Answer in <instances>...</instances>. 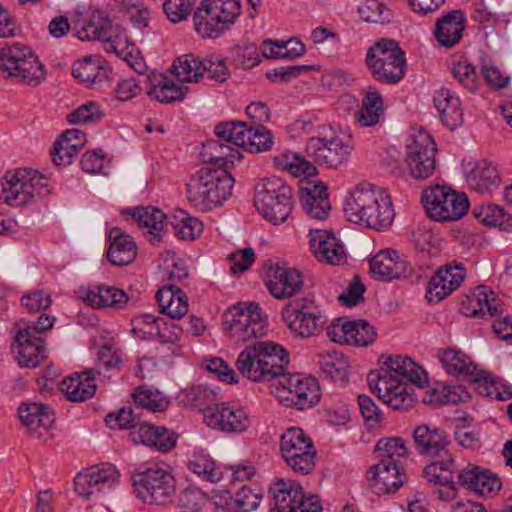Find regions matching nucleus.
I'll list each match as a JSON object with an SVG mask.
<instances>
[{"mask_svg": "<svg viewBox=\"0 0 512 512\" xmlns=\"http://www.w3.org/2000/svg\"><path fill=\"white\" fill-rule=\"evenodd\" d=\"M383 366L371 371L367 380L370 389L394 410H407L414 402L408 384L423 387L427 383L425 370L409 357L381 356Z\"/></svg>", "mask_w": 512, "mask_h": 512, "instance_id": "1", "label": "nucleus"}, {"mask_svg": "<svg viewBox=\"0 0 512 512\" xmlns=\"http://www.w3.org/2000/svg\"><path fill=\"white\" fill-rule=\"evenodd\" d=\"M415 449L420 455L435 458L423 470L428 483L439 485L445 489L438 490V497L450 501L457 495L453 474L456 471L455 460L449 452L451 444L447 434L434 425L421 424L413 430Z\"/></svg>", "mask_w": 512, "mask_h": 512, "instance_id": "2", "label": "nucleus"}, {"mask_svg": "<svg viewBox=\"0 0 512 512\" xmlns=\"http://www.w3.org/2000/svg\"><path fill=\"white\" fill-rule=\"evenodd\" d=\"M344 212L350 222L375 230L389 227L394 217L389 196L371 184H359L349 193Z\"/></svg>", "mask_w": 512, "mask_h": 512, "instance_id": "3", "label": "nucleus"}, {"mask_svg": "<svg viewBox=\"0 0 512 512\" xmlns=\"http://www.w3.org/2000/svg\"><path fill=\"white\" fill-rule=\"evenodd\" d=\"M234 178L226 169L201 167L186 183L187 199L201 212L221 206L231 195Z\"/></svg>", "mask_w": 512, "mask_h": 512, "instance_id": "4", "label": "nucleus"}, {"mask_svg": "<svg viewBox=\"0 0 512 512\" xmlns=\"http://www.w3.org/2000/svg\"><path fill=\"white\" fill-rule=\"evenodd\" d=\"M365 65L375 81L394 85L405 76V52L397 41L383 38L367 49Z\"/></svg>", "mask_w": 512, "mask_h": 512, "instance_id": "5", "label": "nucleus"}, {"mask_svg": "<svg viewBox=\"0 0 512 512\" xmlns=\"http://www.w3.org/2000/svg\"><path fill=\"white\" fill-rule=\"evenodd\" d=\"M240 0H202L193 14L196 33L215 39L226 33L241 14Z\"/></svg>", "mask_w": 512, "mask_h": 512, "instance_id": "6", "label": "nucleus"}, {"mask_svg": "<svg viewBox=\"0 0 512 512\" xmlns=\"http://www.w3.org/2000/svg\"><path fill=\"white\" fill-rule=\"evenodd\" d=\"M254 205L267 221L283 223L294 206L292 189L279 177L265 178L255 186Z\"/></svg>", "mask_w": 512, "mask_h": 512, "instance_id": "7", "label": "nucleus"}, {"mask_svg": "<svg viewBox=\"0 0 512 512\" xmlns=\"http://www.w3.org/2000/svg\"><path fill=\"white\" fill-rule=\"evenodd\" d=\"M48 194L50 189L44 175L31 168L7 171L0 182V201L10 206H24L34 197Z\"/></svg>", "mask_w": 512, "mask_h": 512, "instance_id": "8", "label": "nucleus"}, {"mask_svg": "<svg viewBox=\"0 0 512 512\" xmlns=\"http://www.w3.org/2000/svg\"><path fill=\"white\" fill-rule=\"evenodd\" d=\"M266 315L256 302L238 303L230 307L223 315L226 335L234 343H245L264 335Z\"/></svg>", "mask_w": 512, "mask_h": 512, "instance_id": "9", "label": "nucleus"}, {"mask_svg": "<svg viewBox=\"0 0 512 512\" xmlns=\"http://www.w3.org/2000/svg\"><path fill=\"white\" fill-rule=\"evenodd\" d=\"M137 498L145 503L164 505L175 492V479L158 464L141 465L132 473Z\"/></svg>", "mask_w": 512, "mask_h": 512, "instance_id": "10", "label": "nucleus"}, {"mask_svg": "<svg viewBox=\"0 0 512 512\" xmlns=\"http://www.w3.org/2000/svg\"><path fill=\"white\" fill-rule=\"evenodd\" d=\"M6 72L8 78H17L21 82L36 87L46 77L44 66L32 50L15 43L0 49V72Z\"/></svg>", "mask_w": 512, "mask_h": 512, "instance_id": "11", "label": "nucleus"}, {"mask_svg": "<svg viewBox=\"0 0 512 512\" xmlns=\"http://www.w3.org/2000/svg\"><path fill=\"white\" fill-rule=\"evenodd\" d=\"M421 202L429 218L438 222L459 220L469 209V201L464 193L443 185L425 188Z\"/></svg>", "mask_w": 512, "mask_h": 512, "instance_id": "12", "label": "nucleus"}, {"mask_svg": "<svg viewBox=\"0 0 512 512\" xmlns=\"http://www.w3.org/2000/svg\"><path fill=\"white\" fill-rule=\"evenodd\" d=\"M280 452L285 463L295 473L308 475L315 468L316 448L299 427H290L281 435Z\"/></svg>", "mask_w": 512, "mask_h": 512, "instance_id": "13", "label": "nucleus"}, {"mask_svg": "<svg viewBox=\"0 0 512 512\" xmlns=\"http://www.w3.org/2000/svg\"><path fill=\"white\" fill-rule=\"evenodd\" d=\"M352 147L331 128H323L317 136L310 137L306 144V153L319 165L338 169L344 165L351 154Z\"/></svg>", "mask_w": 512, "mask_h": 512, "instance_id": "14", "label": "nucleus"}, {"mask_svg": "<svg viewBox=\"0 0 512 512\" xmlns=\"http://www.w3.org/2000/svg\"><path fill=\"white\" fill-rule=\"evenodd\" d=\"M215 134L220 141L245 148L250 153L267 151L273 145V136L264 126H247L242 121L219 123L215 126Z\"/></svg>", "mask_w": 512, "mask_h": 512, "instance_id": "15", "label": "nucleus"}, {"mask_svg": "<svg viewBox=\"0 0 512 512\" xmlns=\"http://www.w3.org/2000/svg\"><path fill=\"white\" fill-rule=\"evenodd\" d=\"M278 397L282 404L305 410L315 406L320 401V386L312 376L303 374L285 375L279 381Z\"/></svg>", "mask_w": 512, "mask_h": 512, "instance_id": "16", "label": "nucleus"}, {"mask_svg": "<svg viewBox=\"0 0 512 512\" xmlns=\"http://www.w3.org/2000/svg\"><path fill=\"white\" fill-rule=\"evenodd\" d=\"M206 424L227 434L245 433L251 424L249 411L238 405L222 402L203 410Z\"/></svg>", "mask_w": 512, "mask_h": 512, "instance_id": "17", "label": "nucleus"}, {"mask_svg": "<svg viewBox=\"0 0 512 512\" xmlns=\"http://www.w3.org/2000/svg\"><path fill=\"white\" fill-rule=\"evenodd\" d=\"M436 143L433 137L420 131L407 146L405 162L410 175L415 179H426L435 170Z\"/></svg>", "mask_w": 512, "mask_h": 512, "instance_id": "18", "label": "nucleus"}, {"mask_svg": "<svg viewBox=\"0 0 512 512\" xmlns=\"http://www.w3.org/2000/svg\"><path fill=\"white\" fill-rule=\"evenodd\" d=\"M120 477L117 468L104 463L94 465L77 473L74 479L75 491L85 499L114 487Z\"/></svg>", "mask_w": 512, "mask_h": 512, "instance_id": "19", "label": "nucleus"}, {"mask_svg": "<svg viewBox=\"0 0 512 512\" xmlns=\"http://www.w3.org/2000/svg\"><path fill=\"white\" fill-rule=\"evenodd\" d=\"M370 489L377 495L395 493L406 481L407 476L400 470L398 461L380 459L366 472Z\"/></svg>", "mask_w": 512, "mask_h": 512, "instance_id": "20", "label": "nucleus"}, {"mask_svg": "<svg viewBox=\"0 0 512 512\" xmlns=\"http://www.w3.org/2000/svg\"><path fill=\"white\" fill-rule=\"evenodd\" d=\"M265 285L274 298L287 299L302 289L303 279L296 269L276 264L267 270Z\"/></svg>", "mask_w": 512, "mask_h": 512, "instance_id": "21", "label": "nucleus"}, {"mask_svg": "<svg viewBox=\"0 0 512 512\" xmlns=\"http://www.w3.org/2000/svg\"><path fill=\"white\" fill-rule=\"evenodd\" d=\"M465 279V268L462 264H446L440 267L430 278L426 298L428 302H440L456 290Z\"/></svg>", "mask_w": 512, "mask_h": 512, "instance_id": "22", "label": "nucleus"}, {"mask_svg": "<svg viewBox=\"0 0 512 512\" xmlns=\"http://www.w3.org/2000/svg\"><path fill=\"white\" fill-rule=\"evenodd\" d=\"M463 169L468 186L481 194L491 193L501 183L496 165L487 159L464 163Z\"/></svg>", "mask_w": 512, "mask_h": 512, "instance_id": "23", "label": "nucleus"}, {"mask_svg": "<svg viewBox=\"0 0 512 512\" xmlns=\"http://www.w3.org/2000/svg\"><path fill=\"white\" fill-rule=\"evenodd\" d=\"M282 320L286 323L289 331L297 338H309L320 334L327 318L322 310L310 312L293 313L289 308H282Z\"/></svg>", "mask_w": 512, "mask_h": 512, "instance_id": "24", "label": "nucleus"}, {"mask_svg": "<svg viewBox=\"0 0 512 512\" xmlns=\"http://www.w3.org/2000/svg\"><path fill=\"white\" fill-rule=\"evenodd\" d=\"M458 483L484 497L500 491L502 481L497 474L477 465H468L458 473Z\"/></svg>", "mask_w": 512, "mask_h": 512, "instance_id": "25", "label": "nucleus"}, {"mask_svg": "<svg viewBox=\"0 0 512 512\" xmlns=\"http://www.w3.org/2000/svg\"><path fill=\"white\" fill-rule=\"evenodd\" d=\"M260 366H263L265 372V382L285 376L286 367L289 364V353L278 343L270 341H261L254 343Z\"/></svg>", "mask_w": 512, "mask_h": 512, "instance_id": "26", "label": "nucleus"}, {"mask_svg": "<svg viewBox=\"0 0 512 512\" xmlns=\"http://www.w3.org/2000/svg\"><path fill=\"white\" fill-rule=\"evenodd\" d=\"M300 204L313 219L325 220L331 210L327 187L322 182L302 181L299 188Z\"/></svg>", "mask_w": 512, "mask_h": 512, "instance_id": "27", "label": "nucleus"}, {"mask_svg": "<svg viewBox=\"0 0 512 512\" xmlns=\"http://www.w3.org/2000/svg\"><path fill=\"white\" fill-rule=\"evenodd\" d=\"M12 353L21 367L35 368L46 357V348L42 338L30 335L29 330H19L12 344Z\"/></svg>", "mask_w": 512, "mask_h": 512, "instance_id": "28", "label": "nucleus"}, {"mask_svg": "<svg viewBox=\"0 0 512 512\" xmlns=\"http://www.w3.org/2000/svg\"><path fill=\"white\" fill-rule=\"evenodd\" d=\"M410 271L408 262L400 259L396 251H381L370 259V272L378 281L407 277Z\"/></svg>", "mask_w": 512, "mask_h": 512, "instance_id": "29", "label": "nucleus"}, {"mask_svg": "<svg viewBox=\"0 0 512 512\" xmlns=\"http://www.w3.org/2000/svg\"><path fill=\"white\" fill-rule=\"evenodd\" d=\"M310 250L320 262L341 265L346 260L343 245L332 234L322 230L310 233Z\"/></svg>", "mask_w": 512, "mask_h": 512, "instance_id": "30", "label": "nucleus"}, {"mask_svg": "<svg viewBox=\"0 0 512 512\" xmlns=\"http://www.w3.org/2000/svg\"><path fill=\"white\" fill-rule=\"evenodd\" d=\"M126 213L133 217L140 228L146 230V233L150 235V242L152 244L155 245L162 241L167 225H169V217L159 208L151 206L138 207L127 209Z\"/></svg>", "mask_w": 512, "mask_h": 512, "instance_id": "31", "label": "nucleus"}, {"mask_svg": "<svg viewBox=\"0 0 512 512\" xmlns=\"http://www.w3.org/2000/svg\"><path fill=\"white\" fill-rule=\"evenodd\" d=\"M18 417L22 426L30 434L40 429L48 430L55 420L51 407L38 402L21 404L18 408Z\"/></svg>", "mask_w": 512, "mask_h": 512, "instance_id": "32", "label": "nucleus"}, {"mask_svg": "<svg viewBox=\"0 0 512 512\" xmlns=\"http://www.w3.org/2000/svg\"><path fill=\"white\" fill-rule=\"evenodd\" d=\"M109 249L107 258L112 265L125 266L132 263L137 255V247L133 238L115 227L109 232Z\"/></svg>", "mask_w": 512, "mask_h": 512, "instance_id": "33", "label": "nucleus"}, {"mask_svg": "<svg viewBox=\"0 0 512 512\" xmlns=\"http://www.w3.org/2000/svg\"><path fill=\"white\" fill-rule=\"evenodd\" d=\"M433 101L440 120L446 127L454 130L462 125L463 110L460 99L454 92L442 88L435 93Z\"/></svg>", "mask_w": 512, "mask_h": 512, "instance_id": "34", "label": "nucleus"}, {"mask_svg": "<svg viewBox=\"0 0 512 512\" xmlns=\"http://www.w3.org/2000/svg\"><path fill=\"white\" fill-rule=\"evenodd\" d=\"M75 36L81 41H102L106 52H114L119 57L123 54L112 41L111 22L107 16H94Z\"/></svg>", "mask_w": 512, "mask_h": 512, "instance_id": "35", "label": "nucleus"}, {"mask_svg": "<svg viewBox=\"0 0 512 512\" xmlns=\"http://www.w3.org/2000/svg\"><path fill=\"white\" fill-rule=\"evenodd\" d=\"M231 143H222L218 140H209L203 144L200 151V158L204 163L213 164L215 168L226 169L229 164L241 159L242 155L238 148Z\"/></svg>", "mask_w": 512, "mask_h": 512, "instance_id": "36", "label": "nucleus"}, {"mask_svg": "<svg viewBox=\"0 0 512 512\" xmlns=\"http://www.w3.org/2000/svg\"><path fill=\"white\" fill-rule=\"evenodd\" d=\"M86 142L85 133L79 129H69L62 133L54 144L52 161L57 166H67Z\"/></svg>", "mask_w": 512, "mask_h": 512, "instance_id": "37", "label": "nucleus"}, {"mask_svg": "<svg viewBox=\"0 0 512 512\" xmlns=\"http://www.w3.org/2000/svg\"><path fill=\"white\" fill-rule=\"evenodd\" d=\"M463 30V12L452 10L438 20L434 34L441 46L451 48L460 41Z\"/></svg>", "mask_w": 512, "mask_h": 512, "instance_id": "38", "label": "nucleus"}, {"mask_svg": "<svg viewBox=\"0 0 512 512\" xmlns=\"http://www.w3.org/2000/svg\"><path fill=\"white\" fill-rule=\"evenodd\" d=\"M94 378L95 373L92 369L67 377L61 382V391L69 401H85L93 397L96 392V385L92 382Z\"/></svg>", "mask_w": 512, "mask_h": 512, "instance_id": "39", "label": "nucleus"}, {"mask_svg": "<svg viewBox=\"0 0 512 512\" xmlns=\"http://www.w3.org/2000/svg\"><path fill=\"white\" fill-rule=\"evenodd\" d=\"M83 301L93 308H122L128 301L126 293L113 286H96L89 289Z\"/></svg>", "mask_w": 512, "mask_h": 512, "instance_id": "40", "label": "nucleus"}, {"mask_svg": "<svg viewBox=\"0 0 512 512\" xmlns=\"http://www.w3.org/2000/svg\"><path fill=\"white\" fill-rule=\"evenodd\" d=\"M439 359L445 371L450 375L467 377L471 381L479 371L462 351L447 348L439 355Z\"/></svg>", "mask_w": 512, "mask_h": 512, "instance_id": "41", "label": "nucleus"}, {"mask_svg": "<svg viewBox=\"0 0 512 512\" xmlns=\"http://www.w3.org/2000/svg\"><path fill=\"white\" fill-rule=\"evenodd\" d=\"M318 357L320 369L326 378L342 385L347 383L349 362L344 354L332 351Z\"/></svg>", "mask_w": 512, "mask_h": 512, "instance_id": "42", "label": "nucleus"}, {"mask_svg": "<svg viewBox=\"0 0 512 512\" xmlns=\"http://www.w3.org/2000/svg\"><path fill=\"white\" fill-rule=\"evenodd\" d=\"M479 394L499 401L512 398V390L509 386L499 382L487 371L479 370L471 380Z\"/></svg>", "mask_w": 512, "mask_h": 512, "instance_id": "43", "label": "nucleus"}, {"mask_svg": "<svg viewBox=\"0 0 512 512\" xmlns=\"http://www.w3.org/2000/svg\"><path fill=\"white\" fill-rule=\"evenodd\" d=\"M300 486H294L291 481L278 480L270 488L273 494L275 512H293L297 498L300 497Z\"/></svg>", "mask_w": 512, "mask_h": 512, "instance_id": "44", "label": "nucleus"}, {"mask_svg": "<svg viewBox=\"0 0 512 512\" xmlns=\"http://www.w3.org/2000/svg\"><path fill=\"white\" fill-rule=\"evenodd\" d=\"M259 361L257 349L254 344L247 346L240 352L235 362L238 372L253 382H265L263 366Z\"/></svg>", "mask_w": 512, "mask_h": 512, "instance_id": "45", "label": "nucleus"}, {"mask_svg": "<svg viewBox=\"0 0 512 512\" xmlns=\"http://www.w3.org/2000/svg\"><path fill=\"white\" fill-rule=\"evenodd\" d=\"M145 83L150 84L147 91L148 95L161 103L182 101L188 91L186 86L175 84L164 76H160V80L157 83L149 82L146 78Z\"/></svg>", "mask_w": 512, "mask_h": 512, "instance_id": "46", "label": "nucleus"}, {"mask_svg": "<svg viewBox=\"0 0 512 512\" xmlns=\"http://www.w3.org/2000/svg\"><path fill=\"white\" fill-rule=\"evenodd\" d=\"M174 233L182 240H194L203 231V223L184 210H178L169 217Z\"/></svg>", "mask_w": 512, "mask_h": 512, "instance_id": "47", "label": "nucleus"}, {"mask_svg": "<svg viewBox=\"0 0 512 512\" xmlns=\"http://www.w3.org/2000/svg\"><path fill=\"white\" fill-rule=\"evenodd\" d=\"M171 71L180 82H199L202 78L201 59L193 54L181 55L174 60Z\"/></svg>", "mask_w": 512, "mask_h": 512, "instance_id": "48", "label": "nucleus"}, {"mask_svg": "<svg viewBox=\"0 0 512 512\" xmlns=\"http://www.w3.org/2000/svg\"><path fill=\"white\" fill-rule=\"evenodd\" d=\"M135 407H139V413L142 409L151 412H163L170 405L169 399L158 390L137 387L132 394Z\"/></svg>", "mask_w": 512, "mask_h": 512, "instance_id": "49", "label": "nucleus"}, {"mask_svg": "<svg viewBox=\"0 0 512 512\" xmlns=\"http://www.w3.org/2000/svg\"><path fill=\"white\" fill-rule=\"evenodd\" d=\"M188 468L203 481L216 483L222 478L221 472L215 468L214 460L203 451L193 453L192 458L188 461Z\"/></svg>", "mask_w": 512, "mask_h": 512, "instance_id": "50", "label": "nucleus"}, {"mask_svg": "<svg viewBox=\"0 0 512 512\" xmlns=\"http://www.w3.org/2000/svg\"><path fill=\"white\" fill-rule=\"evenodd\" d=\"M170 289H160L156 292L155 298L160 307V312L168 315L171 319H180L188 312L187 296L179 291L178 295H171L166 302L163 301L164 294H169Z\"/></svg>", "mask_w": 512, "mask_h": 512, "instance_id": "51", "label": "nucleus"}, {"mask_svg": "<svg viewBox=\"0 0 512 512\" xmlns=\"http://www.w3.org/2000/svg\"><path fill=\"white\" fill-rule=\"evenodd\" d=\"M348 344L355 346H369L376 338L375 328L366 320H352L347 322Z\"/></svg>", "mask_w": 512, "mask_h": 512, "instance_id": "52", "label": "nucleus"}, {"mask_svg": "<svg viewBox=\"0 0 512 512\" xmlns=\"http://www.w3.org/2000/svg\"><path fill=\"white\" fill-rule=\"evenodd\" d=\"M72 75L89 87L100 83L104 77V72L100 70L99 65L91 56H86L81 61H76L72 66Z\"/></svg>", "mask_w": 512, "mask_h": 512, "instance_id": "53", "label": "nucleus"}, {"mask_svg": "<svg viewBox=\"0 0 512 512\" xmlns=\"http://www.w3.org/2000/svg\"><path fill=\"white\" fill-rule=\"evenodd\" d=\"M201 70L202 77L206 73L209 79L219 83H224L230 77L225 59L217 55H209L201 59Z\"/></svg>", "mask_w": 512, "mask_h": 512, "instance_id": "54", "label": "nucleus"}, {"mask_svg": "<svg viewBox=\"0 0 512 512\" xmlns=\"http://www.w3.org/2000/svg\"><path fill=\"white\" fill-rule=\"evenodd\" d=\"M358 12L365 22L385 24L390 21V11L378 0H366L359 7Z\"/></svg>", "mask_w": 512, "mask_h": 512, "instance_id": "55", "label": "nucleus"}, {"mask_svg": "<svg viewBox=\"0 0 512 512\" xmlns=\"http://www.w3.org/2000/svg\"><path fill=\"white\" fill-rule=\"evenodd\" d=\"M139 416V407H124L117 413L108 414L105 422L111 428L135 429L139 424Z\"/></svg>", "mask_w": 512, "mask_h": 512, "instance_id": "56", "label": "nucleus"}, {"mask_svg": "<svg viewBox=\"0 0 512 512\" xmlns=\"http://www.w3.org/2000/svg\"><path fill=\"white\" fill-rule=\"evenodd\" d=\"M207 495L197 488H186L178 499V507L183 512H198L207 503Z\"/></svg>", "mask_w": 512, "mask_h": 512, "instance_id": "57", "label": "nucleus"}, {"mask_svg": "<svg viewBox=\"0 0 512 512\" xmlns=\"http://www.w3.org/2000/svg\"><path fill=\"white\" fill-rule=\"evenodd\" d=\"M162 318L156 317L151 314H141L135 316L132 319V333L141 340H147L150 335L153 334L152 329H155V333H158V327H160Z\"/></svg>", "mask_w": 512, "mask_h": 512, "instance_id": "58", "label": "nucleus"}, {"mask_svg": "<svg viewBox=\"0 0 512 512\" xmlns=\"http://www.w3.org/2000/svg\"><path fill=\"white\" fill-rule=\"evenodd\" d=\"M315 65H289L274 68L266 72V77L271 82L287 83L305 72L316 70Z\"/></svg>", "mask_w": 512, "mask_h": 512, "instance_id": "59", "label": "nucleus"}, {"mask_svg": "<svg viewBox=\"0 0 512 512\" xmlns=\"http://www.w3.org/2000/svg\"><path fill=\"white\" fill-rule=\"evenodd\" d=\"M452 75L459 84L469 92H475L479 86V79L474 66L468 62H459L451 70Z\"/></svg>", "mask_w": 512, "mask_h": 512, "instance_id": "60", "label": "nucleus"}, {"mask_svg": "<svg viewBox=\"0 0 512 512\" xmlns=\"http://www.w3.org/2000/svg\"><path fill=\"white\" fill-rule=\"evenodd\" d=\"M163 11L173 23H179L187 19L194 8L192 0H165Z\"/></svg>", "mask_w": 512, "mask_h": 512, "instance_id": "61", "label": "nucleus"}, {"mask_svg": "<svg viewBox=\"0 0 512 512\" xmlns=\"http://www.w3.org/2000/svg\"><path fill=\"white\" fill-rule=\"evenodd\" d=\"M286 158V162L284 164L285 168L294 176H306V177H314L317 175L318 170L316 166L308 161L305 157L299 154H287L284 156Z\"/></svg>", "mask_w": 512, "mask_h": 512, "instance_id": "62", "label": "nucleus"}, {"mask_svg": "<svg viewBox=\"0 0 512 512\" xmlns=\"http://www.w3.org/2000/svg\"><path fill=\"white\" fill-rule=\"evenodd\" d=\"M435 401L440 404H456L465 402L470 398L469 392L464 386L446 384L441 390H434Z\"/></svg>", "mask_w": 512, "mask_h": 512, "instance_id": "63", "label": "nucleus"}, {"mask_svg": "<svg viewBox=\"0 0 512 512\" xmlns=\"http://www.w3.org/2000/svg\"><path fill=\"white\" fill-rule=\"evenodd\" d=\"M102 116L103 112L99 105L95 102H88L68 114L67 121L70 124L92 123L101 119Z\"/></svg>", "mask_w": 512, "mask_h": 512, "instance_id": "64", "label": "nucleus"}]
</instances>
